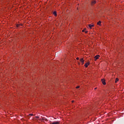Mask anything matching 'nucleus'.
<instances>
[{"instance_id":"nucleus-10","label":"nucleus","mask_w":124,"mask_h":124,"mask_svg":"<svg viewBox=\"0 0 124 124\" xmlns=\"http://www.w3.org/2000/svg\"><path fill=\"white\" fill-rule=\"evenodd\" d=\"M119 81V78H116L115 80V83H117Z\"/></svg>"},{"instance_id":"nucleus-18","label":"nucleus","mask_w":124,"mask_h":124,"mask_svg":"<svg viewBox=\"0 0 124 124\" xmlns=\"http://www.w3.org/2000/svg\"><path fill=\"white\" fill-rule=\"evenodd\" d=\"M45 121H47V119H46L45 120Z\"/></svg>"},{"instance_id":"nucleus-6","label":"nucleus","mask_w":124,"mask_h":124,"mask_svg":"<svg viewBox=\"0 0 124 124\" xmlns=\"http://www.w3.org/2000/svg\"><path fill=\"white\" fill-rule=\"evenodd\" d=\"M97 25H98L99 26H101V21H99L97 23Z\"/></svg>"},{"instance_id":"nucleus-4","label":"nucleus","mask_w":124,"mask_h":124,"mask_svg":"<svg viewBox=\"0 0 124 124\" xmlns=\"http://www.w3.org/2000/svg\"><path fill=\"white\" fill-rule=\"evenodd\" d=\"M96 3V1L95 0H93L91 2L92 5H93V4H95Z\"/></svg>"},{"instance_id":"nucleus-16","label":"nucleus","mask_w":124,"mask_h":124,"mask_svg":"<svg viewBox=\"0 0 124 124\" xmlns=\"http://www.w3.org/2000/svg\"><path fill=\"white\" fill-rule=\"evenodd\" d=\"M77 60H79V58H78V57L77 58Z\"/></svg>"},{"instance_id":"nucleus-8","label":"nucleus","mask_w":124,"mask_h":124,"mask_svg":"<svg viewBox=\"0 0 124 124\" xmlns=\"http://www.w3.org/2000/svg\"><path fill=\"white\" fill-rule=\"evenodd\" d=\"M51 124H59V122H53L52 123H51Z\"/></svg>"},{"instance_id":"nucleus-17","label":"nucleus","mask_w":124,"mask_h":124,"mask_svg":"<svg viewBox=\"0 0 124 124\" xmlns=\"http://www.w3.org/2000/svg\"><path fill=\"white\" fill-rule=\"evenodd\" d=\"M85 32H86V33H87L88 32V31H85Z\"/></svg>"},{"instance_id":"nucleus-14","label":"nucleus","mask_w":124,"mask_h":124,"mask_svg":"<svg viewBox=\"0 0 124 124\" xmlns=\"http://www.w3.org/2000/svg\"><path fill=\"white\" fill-rule=\"evenodd\" d=\"M29 116H33V114H29Z\"/></svg>"},{"instance_id":"nucleus-12","label":"nucleus","mask_w":124,"mask_h":124,"mask_svg":"<svg viewBox=\"0 0 124 124\" xmlns=\"http://www.w3.org/2000/svg\"><path fill=\"white\" fill-rule=\"evenodd\" d=\"M39 118V116H36V117H35V119H38Z\"/></svg>"},{"instance_id":"nucleus-5","label":"nucleus","mask_w":124,"mask_h":124,"mask_svg":"<svg viewBox=\"0 0 124 124\" xmlns=\"http://www.w3.org/2000/svg\"><path fill=\"white\" fill-rule=\"evenodd\" d=\"M81 62H82V64H84V62H85V61L84 60V59L83 58H81L80 60Z\"/></svg>"},{"instance_id":"nucleus-3","label":"nucleus","mask_w":124,"mask_h":124,"mask_svg":"<svg viewBox=\"0 0 124 124\" xmlns=\"http://www.w3.org/2000/svg\"><path fill=\"white\" fill-rule=\"evenodd\" d=\"M89 65H90V62H87L85 64L84 66L87 67Z\"/></svg>"},{"instance_id":"nucleus-1","label":"nucleus","mask_w":124,"mask_h":124,"mask_svg":"<svg viewBox=\"0 0 124 124\" xmlns=\"http://www.w3.org/2000/svg\"><path fill=\"white\" fill-rule=\"evenodd\" d=\"M101 81H102V84H103L104 85H106V82H105V79L102 78L101 79Z\"/></svg>"},{"instance_id":"nucleus-20","label":"nucleus","mask_w":124,"mask_h":124,"mask_svg":"<svg viewBox=\"0 0 124 124\" xmlns=\"http://www.w3.org/2000/svg\"><path fill=\"white\" fill-rule=\"evenodd\" d=\"M72 102H74V101H72Z\"/></svg>"},{"instance_id":"nucleus-7","label":"nucleus","mask_w":124,"mask_h":124,"mask_svg":"<svg viewBox=\"0 0 124 124\" xmlns=\"http://www.w3.org/2000/svg\"><path fill=\"white\" fill-rule=\"evenodd\" d=\"M89 28L92 29V28H93V24H89Z\"/></svg>"},{"instance_id":"nucleus-11","label":"nucleus","mask_w":124,"mask_h":124,"mask_svg":"<svg viewBox=\"0 0 124 124\" xmlns=\"http://www.w3.org/2000/svg\"><path fill=\"white\" fill-rule=\"evenodd\" d=\"M40 120V121H44V118H43V119H39Z\"/></svg>"},{"instance_id":"nucleus-2","label":"nucleus","mask_w":124,"mask_h":124,"mask_svg":"<svg viewBox=\"0 0 124 124\" xmlns=\"http://www.w3.org/2000/svg\"><path fill=\"white\" fill-rule=\"evenodd\" d=\"M100 56L99 55H97L94 57V61H96V60L98 59V58H99Z\"/></svg>"},{"instance_id":"nucleus-13","label":"nucleus","mask_w":124,"mask_h":124,"mask_svg":"<svg viewBox=\"0 0 124 124\" xmlns=\"http://www.w3.org/2000/svg\"><path fill=\"white\" fill-rule=\"evenodd\" d=\"M79 88H80V86H77V87H76V89H79Z\"/></svg>"},{"instance_id":"nucleus-19","label":"nucleus","mask_w":124,"mask_h":124,"mask_svg":"<svg viewBox=\"0 0 124 124\" xmlns=\"http://www.w3.org/2000/svg\"><path fill=\"white\" fill-rule=\"evenodd\" d=\"M94 90H96V88H94Z\"/></svg>"},{"instance_id":"nucleus-15","label":"nucleus","mask_w":124,"mask_h":124,"mask_svg":"<svg viewBox=\"0 0 124 124\" xmlns=\"http://www.w3.org/2000/svg\"><path fill=\"white\" fill-rule=\"evenodd\" d=\"M84 31H85V30H82V32H84Z\"/></svg>"},{"instance_id":"nucleus-9","label":"nucleus","mask_w":124,"mask_h":124,"mask_svg":"<svg viewBox=\"0 0 124 124\" xmlns=\"http://www.w3.org/2000/svg\"><path fill=\"white\" fill-rule=\"evenodd\" d=\"M53 14L55 15V16H57V12H54Z\"/></svg>"}]
</instances>
